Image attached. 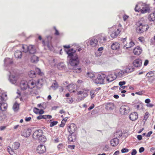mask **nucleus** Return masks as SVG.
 <instances>
[{"label":"nucleus","mask_w":155,"mask_h":155,"mask_svg":"<svg viewBox=\"0 0 155 155\" xmlns=\"http://www.w3.org/2000/svg\"><path fill=\"white\" fill-rule=\"evenodd\" d=\"M67 54H68V57L69 58V63L72 66H74L79 64V62L78 60V56L75 54L76 51L73 48L67 51L65 50Z\"/></svg>","instance_id":"nucleus-1"},{"label":"nucleus","mask_w":155,"mask_h":155,"mask_svg":"<svg viewBox=\"0 0 155 155\" xmlns=\"http://www.w3.org/2000/svg\"><path fill=\"white\" fill-rule=\"evenodd\" d=\"M33 137L35 139L38 140L41 143H45L47 140L46 137L43 135V131L41 130L35 131L33 134Z\"/></svg>","instance_id":"nucleus-2"},{"label":"nucleus","mask_w":155,"mask_h":155,"mask_svg":"<svg viewBox=\"0 0 155 155\" xmlns=\"http://www.w3.org/2000/svg\"><path fill=\"white\" fill-rule=\"evenodd\" d=\"M122 29V26L120 24L110 28V31H111L110 36L113 38H117L120 34Z\"/></svg>","instance_id":"nucleus-3"},{"label":"nucleus","mask_w":155,"mask_h":155,"mask_svg":"<svg viewBox=\"0 0 155 155\" xmlns=\"http://www.w3.org/2000/svg\"><path fill=\"white\" fill-rule=\"evenodd\" d=\"M149 7L143 3H139L136 5L135 10L136 12H140L142 14L149 12L150 11Z\"/></svg>","instance_id":"nucleus-4"},{"label":"nucleus","mask_w":155,"mask_h":155,"mask_svg":"<svg viewBox=\"0 0 155 155\" xmlns=\"http://www.w3.org/2000/svg\"><path fill=\"white\" fill-rule=\"evenodd\" d=\"M89 91V90L85 88L81 89L78 91L77 93L78 95V100L79 101L83 100L87 97Z\"/></svg>","instance_id":"nucleus-5"},{"label":"nucleus","mask_w":155,"mask_h":155,"mask_svg":"<svg viewBox=\"0 0 155 155\" xmlns=\"http://www.w3.org/2000/svg\"><path fill=\"white\" fill-rule=\"evenodd\" d=\"M43 79H38L37 81L35 80L31 79L27 81L28 89H31L34 88L39 84H41L40 81H42Z\"/></svg>","instance_id":"nucleus-6"},{"label":"nucleus","mask_w":155,"mask_h":155,"mask_svg":"<svg viewBox=\"0 0 155 155\" xmlns=\"http://www.w3.org/2000/svg\"><path fill=\"white\" fill-rule=\"evenodd\" d=\"M106 76L105 74H98L97 77L94 80V82L97 84H104V80Z\"/></svg>","instance_id":"nucleus-7"},{"label":"nucleus","mask_w":155,"mask_h":155,"mask_svg":"<svg viewBox=\"0 0 155 155\" xmlns=\"http://www.w3.org/2000/svg\"><path fill=\"white\" fill-rule=\"evenodd\" d=\"M149 26L147 25H143L142 24L140 23L138 25L137 28V31L140 33H142L146 31L148 28Z\"/></svg>","instance_id":"nucleus-8"},{"label":"nucleus","mask_w":155,"mask_h":155,"mask_svg":"<svg viewBox=\"0 0 155 155\" xmlns=\"http://www.w3.org/2000/svg\"><path fill=\"white\" fill-rule=\"evenodd\" d=\"M130 110L129 107L127 105H124L121 106L120 109V112L121 114L125 115L129 113Z\"/></svg>","instance_id":"nucleus-9"},{"label":"nucleus","mask_w":155,"mask_h":155,"mask_svg":"<svg viewBox=\"0 0 155 155\" xmlns=\"http://www.w3.org/2000/svg\"><path fill=\"white\" fill-rule=\"evenodd\" d=\"M77 127L74 123L68 124V126L67 130L71 134L74 133L76 130Z\"/></svg>","instance_id":"nucleus-10"},{"label":"nucleus","mask_w":155,"mask_h":155,"mask_svg":"<svg viewBox=\"0 0 155 155\" xmlns=\"http://www.w3.org/2000/svg\"><path fill=\"white\" fill-rule=\"evenodd\" d=\"M20 87L21 89L23 91L28 89L27 81L25 80H21L20 82Z\"/></svg>","instance_id":"nucleus-11"},{"label":"nucleus","mask_w":155,"mask_h":155,"mask_svg":"<svg viewBox=\"0 0 155 155\" xmlns=\"http://www.w3.org/2000/svg\"><path fill=\"white\" fill-rule=\"evenodd\" d=\"M36 150L38 153L42 154L45 152L46 149L44 145L40 144L38 146Z\"/></svg>","instance_id":"nucleus-12"},{"label":"nucleus","mask_w":155,"mask_h":155,"mask_svg":"<svg viewBox=\"0 0 155 155\" xmlns=\"http://www.w3.org/2000/svg\"><path fill=\"white\" fill-rule=\"evenodd\" d=\"M31 130L29 128L24 129L21 132V135L25 137H28L31 134Z\"/></svg>","instance_id":"nucleus-13"},{"label":"nucleus","mask_w":155,"mask_h":155,"mask_svg":"<svg viewBox=\"0 0 155 155\" xmlns=\"http://www.w3.org/2000/svg\"><path fill=\"white\" fill-rule=\"evenodd\" d=\"M117 78V76L115 74L111 73L106 77V80L108 82H111Z\"/></svg>","instance_id":"nucleus-14"},{"label":"nucleus","mask_w":155,"mask_h":155,"mask_svg":"<svg viewBox=\"0 0 155 155\" xmlns=\"http://www.w3.org/2000/svg\"><path fill=\"white\" fill-rule=\"evenodd\" d=\"M142 64L141 60L139 58L135 60L133 62L134 66L136 67H139L141 66Z\"/></svg>","instance_id":"nucleus-15"},{"label":"nucleus","mask_w":155,"mask_h":155,"mask_svg":"<svg viewBox=\"0 0 155 155\" xmlns=\"http://www.w3.org/2000/svg\"><path fill=\"white\" fill-rule=\"evenodd\" d=\"M129 117L131 120L134 121L138 118V114L137 112H134L130 114Z\"/></svg>","instance_id":"nucleus-16"},{"label":"nucleus","mask_w":155,"mask_h":155,"mask_svg":"<svg viewBox=\"0 0 155 155\" xmlns=\"http://www.w3.org/2000/svg\"><path fill=\"white\" fill-rule=\"evenodd\" d=\"M68 91L70 92H74L76 90V86L73 84H70L67 86Z\"/></svg>","instance_id":"nucleus-17"},{"label":"nucleus","mask_w":155,"mask_h":155,"mask_svg":"<svg viewBox=\"0 0 155 155\" xmlns=\"http://www.w3.org/2000/svg\"><path fill=\"white\" fill-rule=\"evenodd\" d=\"M18 79V77L15 75L11 74L9 76V81L10 82L13 84H16Z\"/></svg>","instance_id":"nucleus-18"},{"label":"nucleus","mask_w":155,"mask_h":155,"mask_svg":"<svg viewBox=\"0 0 155 155\" xmlns=\"http://www.w3.org/2000/svg\"><path fill=\"white\" fill-rule=\"evenodd\" d=\"M142 52L141 48L139 46H137L133 50V53L136 55L140 54Z\"/></svg>","instance_id":"nucleus-19"},{"label":"nucleus","mask_w":155,"mask_h":155,"mask_svg":"<svg viewBox=\"0 0 155 155\" xmlns=\"http://www.w3.org/2000/svg\"><path fill=\"white\" fill-rule=\"evenodd\" d=\"M107 37L104 34H102L100 36L98 41L101 44L105 43L107 41Z\"/></svg>","instance_id":"nucleus-20"},{"label":"nucleus","mask_w":155,"mask_h":155,"mask_svg":"<svg viewBox=\"0 0 155 155\" xmlns=\"http://www.w3.org/2000/svg\"><path fill=\"white\" fill-rule=\"evenodd\" d=\"M111 48L113 50H119L120 48V44L118 42L114 43L111 45Z\"/></svg>","instance_id":"nucleus-21"},{"label":"nucleus","mask_w":155,"mask_h":155,"mask_svg":"<svg viewBox=\"0 0 155 155\" xmlns=\"http://www.w3.org/2000/svg\"><path fill=\"white\" fill-rule=\"evenodd\" d=\"M105 107L107 110H111L114 109V103L110 102H108L106 104Z\"/></svg>","instance_id":"nucleus-22"},{"label":"nucleus","mask_w":155,"mask_h":155,"mask_svg":"<svg viewBox=\"0 0 155 155\" xmlns=\"http://www.w3.org/2000/svg\"><path fill=\"white\" fill-rule=\"evenodd\" d=\"M119 142V140L117 138H114L112 139L110 142L111 145L113 147H115L117 145Z\"/></svg>","instance_id":"nucleus-23"},{"label":"nucleus","mask_w":155,"mask_h":155,"mask_svg":"<svg viewBox=\"0 0 155 155\" xmlns=\"http://www.w3.org/2000/svg\"><path fill=\"white\" fill-rule=\"evenodd\" d=\"M134 45L135 44L134 42L132 41H131L129 43H127L126 44V45H124V48L128 49L133 47Z\"/></svg>","instance_id":"nucleus-24"},{"label":"nucleus","mask_w":155,"mask_h":155,"mask_svg":"<svg viewBox=\"0 0 155 155\" xmlns=\"http://www.w3.org/2000/svg\"><path fill=\"white\" fill-rule=\"evenodd\" d=\"M28 51L30 53L33 54L36 52V50L35 48V46L33 45H31L28 46Z\"/></svg>","instance_id":"nucleus-25"},{"label":"nucleus","mask_w":155,"mask_h":155,"mask_svg":"<svg viewBox=\"0 0 155 155\" xmlns=\"http://www.w3.org/2000/svg\"><path fill=\"white\" fill-rule=\"evenodd\" d=\"M7 108V104L2 103L0 105V109L2 111L5 110Z\"/></svg>","instance_id":"nucleus-26"},{"label":"nucleus","mask_w":155,"mask_h":155,"mask_svg":"<svg viewBox=\"0 0 155 155\" xmlns=\"http://www.w3.org/2000/svg\"><path fill=\"white\" fill-rule=\"evenodd\" d=\"M73 72L77 73H80L81 72L82 70L81 68L76 65L73 68Z\"/></svg>","instance_id":"nucleus-27"},{"label":"nucleus","mask_w":155,"mask_h":155,"mask_svg":"<svg viewBox=\"0 0 155 155\" xmlns=\"http://www.w3.org/2000/svg\"><path fill=\"white\" fill-rule=\"evenodd\" d=\"M148 19L150 21H153L155 20V12L150 14Z\"/></svg>","instance_id":"nucleus-28"},{"label":"nucleus","mask_w":155,"mask_h":155,"mask_svg":"<svg viewBox=\"0 0 155 155\" xmlns=\"http://www.w3.org/2000/svg\"><path fill=\"white\" fill-rule=\"evenodd\" d=\"M14 54L15 57L17 58H21L22 56L21 52L18 50L16 51Z\"/></svg>","instance_id":"nucleus-29"},{"label":"nucleus","mask_w":155,"mask_h":155,"mask_svg":"<svg viewBox=\"0 0 155 155\" xmlns=\"http://www.w3.org/2000/svg\"><path fill=\"white\" fill-rule=\"evenodd\" d=\"M142 103L140 101H136L133 104L134 107L137 109L138 110L140 107V106L142 104Z\"/></svg>","instance_id":"nucleus-30"},{"label":"nucleus","mask_w":155,"mask_h":155,"mask_svg":"<svg viewBox=\"0 0 155 155\" xmlns=\"http://www.w3.org/2000/svg\"><path fill=\"white\" fill-rule=\"evenodd\" d=\"M31 61L33 63H36L39 61L38 57L35 55H33L31 58Z\"/></svg>","instance_id":"nucleus-31"},{"label":"nucleus","mask_w":155,"mask_h":155,"mask_svg":"<svg viewBox=\"0 0 155 155\" xmlns=\"http://www.w3.org/2000/svg\"><path fill=\"white\" fill-rule=\"evenodd\" d=\"M97 43V40L96 39H92L90 41V45L92 47L95 46Z\"/></svg>","instance_id":"nucleus-32"},{"label":"nucleus","mask_w":155,"mask_h":155,"mask_svg":"<svg viewBox=\"0 0 155 155\" xmlns=\"http://www.w3.org/2000/svg\"><path fill=\"white\" fill-rule=\"evenodd\" d=\"M20 144L18 142H15L12 145V147L13 149L16 150L18 149L19 147Z\"/></svg>","instance_id":"nucleus-33"},{"label":"nucleus","mask_w":155,"mask_h":155,"mask_svg":"<svg viewBox=\"0 0 155 155\" xmlns=\"http://www.w3.org/2000/svg\"><path fill=\"white\" fill-rule=\"evenodd\" d=\"M21 48L22 51L24 52H27L28 51V46L26 45H22Z\"/></svg>","instance_id":"nucleus-34"},{"label":"nucleus","mask_w":155,"mask_h":155,"mask_svg":"<svg viewBox=\"0 0 155 155\" xmlns=\"http://www.w3.org/2000/svg\"><path fill=\"white\" fill-rule=\"evenodd\" d=\"M36 73L35 71H33L31 70L28 73V75L29 77L31 78H34L36 77Z\"/></svg>","instance_id":"nucleus-35"},{"label":"nucleus","mask_w":155,"mask_h":155,"mask_svg":"<svg viewBox=\"0 0 155 155\" xmlns=\"http://www.w3.org/2000/svg\"><path fill=\"white\" fill-rule=\"evenodd\" d=\"M42 42L44 45H46L49 49H50L52 47V44L51 41L47 42L46 44V45L45 44V42L44 41H42Z\"/></svg>","instance_id":"nucleus-36"},{"label":"nucleus","mask_w":155,"mask_h":155,"mask_svg":"<svg viewBox=\"0 0 155 155\" xmlns=\"http://www.w3.org/2000/svg\"><path fill=\"white\" fill-rule=\"evenodd\" d=\"M87 77L91 78H92L95 77V74L94 73L92 72H88L87 73Z\"/></svg>","instance_id":"nucleus-37"},{"label":"nucleus","mask_w":155,"mask_h":155,"mask_svg":"<svg viewBox=\"0 0 155 155\" xmlns=\"http://www.w3.org/2000/svg\"><path fill=\"white\" fill-rule=\"evenodd\" d=\"M134 71V68L132 67H129L126 69L125 71L127 73H129L133 71Z\"/></svg>","instance_id":"nucleus-38"},{"label":"nucleus","mask_w":155,"mask_h":155,"mask_svg":"<svg viewBox=\"0 0 155 155\" xmlns=\"http://www.w3.org/2000/svg\"><path fill=\"white\" fill-rule=\"evenodd\" d=\"M68 139L70 141L72 142L75 140L76 137L74 135L71 134L68 136Z\"/></svg>","instance_id":"nucleus-39"},{"label":"nucleus","mask_w":155,"mask_h":155,"mask_svg":"<svg viewBox=\"0 0 155 155\" xmlns=\"http://www.w3.org/2000/svg\"><path fill=\"white\" fill-rule=\"evenodd\" d=\"M57 67L59 70H62L65 68L64 64L63 63H59L57 65Z\"/></svg>","instance_id":"nucleus-40"},{"label":"nucleus","mask_w":155,"mask_h":155,"mask_svg":"<svg viewBox=\"0 0 155 155\" xmlns=\"http://www.w3.org/2000/svg\"><path fill=\"white\" fill-rule=\"evenodd\" d=\"M7 149L8 152L10 154L13 155L14 153V151L10 146H8L7 148Z\"/></svg>","instance_id":"nucleus-41"},{"label":"nucleus","mask_w":155,"mask_h":155,"mask_svg":"<svg viewBox=\"0 0 155 155\" xmlns=\"http://www.w3.org/2000/svg\"><path fill=\"white\" fill-rule=\"evenodd\" d=\"M19 105L17 103L15 102L14 104L13 108L14 111H16L19 109Z\"/></svg>","instance_id":"nucleus-42"},{"label":"nucleus","mask_w":155,"mask_h":155,"mask_svg":"<svg viewBox=\"0 0 155 155\" xmlns=\"http://www.w3.org/2000/svg\"><path fill=\"white\" fill-rule=\"evenodd\" d=\"M35 71L36 73L39 75L42 76L44 75L43 72L41 71V70L38 68H36Z\"/></svg>","instance_id":"nucleus-43"},{"label":"nucleus","mask_w":155,"mask_h":155,"mask_svg":"<svg viewBox=\"0 0 155 155\" xmlns=\"http://www.w3.org/2000/svg\"><path fill=\"white\" fill-rule=\"evenodd\" d=\"M115 135L117 137H121L122 135V132L121 130H119L115 133Z\"/></svg>","instance_id":"nucleus-44"},{"label":"nucleus","mask_w":155,"mask_h":155,"mask_svg":"<svg viewBox=\"0 0 155 155\" xmlns=\"http://www.w3.org/2000/svg\"><path fill=\"white\" fill-rule=\"evenodd\" d=\"M58 83L56 81H55V83H54L52 84L51 87L54 89H56L58 88Z\"/></svg>","instance_id":"nucleus-45"},{"label":"nucleus","mask_w":155,"mask_h":155,"mask_svg":"<svg viewBox=\"0 0 155 155\" xmlns=\"http://www.w3.org/2000/svg\"><path fill=\"white\" fill-rule=\"evenodd\" d=\"M95 91H91L90 92V95L91 96V98L92 99L95 96Z\"/></svg>","instance_id":"nucleus-46"},{"label":"nucleus","mask_w":155,"mask_h":155,"mask_svg":"<svg viewBox=\"0 0 155 155\" xmlns=\"http://www.w3.org/2000/svg\"><path fill=\"white\" fill-rule=\"evenodd\" d=\"M58 123V122L57 121L52 122L50 124V126L51 127H53L54 126L56 125Z\"/></svg>","instance_id":"nucleus-47"},{"label":"nucleus","mask_w":155,"mask_h":155,"mask_svg":"<svg viewBox=\"0 0 155 155\" xmlns=\"http://www.w3.org/2000/svg\"><path fill=\"white\" fill-rule=\"evenodd\" d=\"M149 116V113L148 112H146L144 115V119L146 120L148 119Z\"/></svg>","instance_id":"nucleus-48"},{"label":"nucleus","mask_w":155,"mask_h":155,"mask_svg":"<svg viewBox=\"0 0 155 155\" xmlns=\"http://www.w3.org/2000/svg\"><path fill=\"white\" fill-rule=\"evenodd\" d=\"M64 147L63 144L62 143H60L58 146V148L59 150L63 149Z\"/></svg>","instance_id":"nucleus-49"},{"label":"nucleus","mask_w":155,"mask_h":155,"mask_svg":"<svg viewBox=\"0 0 155 155\" xmlns=\"http://www.w3.org/2000/svg\"><path fill=\"white\" fill-rule=\"evenodd\" d=\"M138 40L139 41L142 43H143L145 42L144 38L143 37H140L138 38Z\"/></svg>","instance_id":"nucleus-50"},{"label":"nucleus","mask_w":155,"mask_h":155,"mask_svg":"<svg viewBox=\"0 0 155 155\" xmlns=\"http://www.w3.org/2000/svg\"><path fill=\"white\" fill-rule=\"evenodd\" d=\"M128 149L126 148H123L121 150V152L122 153H126L128 152Z\"/></svg>","instance_id":"nucleus-51"},{"label":"nucleus","mask_w":155,"mask_h":155,"mask_svg":"<svg viewBox=\"0 0 155 155\" xmlns=\"http://www.w3.org/2000/svg\"><path fill=\"white\" fill-rule=\"evenodd\" d=\"M44 119H50L51 118L52 116L50 115H44Z\"/></svg>","instance_id":"nucleus-52"},{"label":"nucleus","mask_w":155,"mask_h":155,"mask_svg":"<svg viewBox=\"0 0 155 155\" xmlns=\"http://www.w3.org/2000/svg\"><path fill=\"white\" fill-rule=\"evenodd\" d=\"M108 145H105L104 146L103 148V150L105 151H107L108 150Z\"/></svg>","instance_id":"nucleus-53"},{"label":"nucleus","mask_w":155,"mask_h":155,"mask_svg":"<svg viewBox=\"0 0 155 155\" xmlns=\"http://www.w3.org/2000/svg\"><path fill=\"white\" fill-rule=\"evenodd\" d=\"M54 29L55 30V32L54 33L55 35H59V33L57 29L55 27L54 28Z\"/></svg>","instance_id":"nucleus-54"},{"label":"nucleus","mask_w":155,"mask_h":155,"mask_svg":"<svg viewBox=\"0 0 155 155\" xmlns=\"http://www.w3.org/2000/svg\"><path fill=\"white\" fill-rule=\"evenodd\" d=\"M67 101L69 103H71L73 102V100L72 98H68L67 99Z\"/></svg>","instance_id":"nucleus-55"},{"label":"nucleus","mask_w":155,"mask_h":155,"mask_svg":"<svg viewBox=\"0 0 155 155\" xmlns=\"http://www.w3.org/2000/svg\"><path fill=\"white\" fill-rule=\"evenodd\" d=\"M39 111V109L38 108L35 107L34 109V112L36 113V114H38V113Z\"/></svg>","instance_id":"nucleus-56"},{"label":"nucleus","mask_w":155,"mask_h":155,"mask_svg":"<svg viewBox=\"0 0 155 155\" xmlns=\"http://www.w3.org/2000/svg\"><path fill=\"white\" fill-rule=\"evenodd\" d=\"M137 153V152L135 149H133L131 154V155H135Z\"/></svg>","instance_id":"nucleus-57"},{"label":"nucleus","mask_w":155,"mask_h":155,"mask_svg":"<svg viewBox=\"0 0 155 155\" xmlns=\"http://www.w3.org/2000/svg\"><path fill=\"white\" fill-rule=\"evenodd\" d=\"M126 83V82L124 81H120L119 82V84L120 86V87L124 85Z\"/></svg>","instance_id":"nucleus-58"},{"label":"nucleus","mask_w":155,"mask_h":155,"mask_svg":"<svg viewBox=\"0 0 155 155\" xmlns=\"http://www.w3.org/2000/svg\"><path fill=\"white\" fill-rule=\"evenodd\" d=\"M37 118L38 120H40L42 119H44V115H40L37 117Z\"/></svg>","instance_id":"nucleus-59"},{"label":"nucleus","mask_w":155,"mask_h":155,"mask_svg":"<svg viewBox=\"0 0 155 155\" xmlns=\"http://www.w3.org/2000/svg\"><path fill=\"white\" fill-rule=\"evenodd\" d=\"M135 94H138L140 95H142L143 94V91H140L139 92H136L135 93Z\"/></svg>","instance_id":"nucleus-60"},{"label":"nucleus","mask_w":155,"mask_h":155,"mask_svg":"<svg viewBox=\"0 0 155 155\" xmlns=\"http://www.w3.org/2000/svg\"><path fill=\"white\" fill-rule=\"evenodd\" d=\"M129 17V16L127 15H124L123 16V18L124 20L125 21Z\"/></svg>","instance_id":"nucleus-61"},{"label":"nucleus","mask_w":155,"mask_h":155,"mask_svg":"<svg viewBox=\"0 0 155 155\" xmlns=\"http://www.w3.org/2000/svg\"><path fill=\"white\" fill-rule=\"evenodd\" d=\"M68 148H70L71 150H72L74 149L75 147V146L74 145H69L68 146Z\"/></svg>","instance_id":"nucleus-62"},{"label":"nucleus","mask_w":155,"mask_h":155,"mask_svg":"<svg viewBox=\"0 0 155 155\" xmlns=\"http://www.w3.org/2000/svg\"><path fill=\"white\" fill-rule=\"evenodd\" d=\"M144 150V148L143 147H141L139 149V152L140 153H141L143 152Z\"/></svg>","instance_id":"nucleus-63"},{"label":"nucleus","mask_w":155,"mask_h":155,"mask_svg":"<svg viewBox=\"0 0 155 155\" xmlns=\"http://www.w3.org/2000/svg\"><path fill=\"white\" fill-rule=\"evenodd\" d=\"M152 134V131H150L149 132H148L147 135V137H149L150 136V135Z\"/></svg>","instance_id":"nucleus-64"}]
</instances>
